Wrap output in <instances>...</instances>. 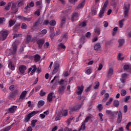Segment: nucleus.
Returning a JSON list of instances; mask_svg holds the SVG:
<instances>
[{
	"instance_id": "69168bd1",
	"label": "nucleus",
	"mask_w": 131,
	"mask_h": 131,
	"mask_svg": "<svg viewBox=\"0 0 131 131\" xmlns=\"http://www.w3.org/2000/svg\"><path fill=\"white\" fill-rule=\"evenodd\" d=\"M84 26H86V23L85 22H82L80 25V27H84Z\"/></svg>"
},
{
	"instance_id": "9d476101",
	"label": "nucleus",
	"mask_w": 131,
	"mask_h": 131,
	"mask_svg": "<svg viewBox=\"0 0 131 131\" xmlns=\"http://www.w3.org/2000/svg\"><path fill=\"white\" fill-rule=\"evenodd\" d=\"M27 69V68H26V66L24 65H21L19 66L18 70L19 71V74H24L25 73V70Z\"/></svg>"
},
{
	"instance_id": "a878e982",
	"label": "nucleus",
	"mask_w": 131,
	"mask_h": 131,
	"mask_svg": "<svg viewBox=\"0 0 131 131\" xmlns=\"http://www.w3.org/2000/svg\"><path fill=\"white\" fill-rule=\"evenodd\" d=\"M12 10L13 11V13H17L18 12V9L17 8V7L16 6L15 4H13L12 5Z\"/></svg>"
},
{
	"instance_id": "b1692460",
	"label": "nucleus",
	"mask_w": 131,
	"mask_h": 131,
	"mask_svg": "<svg viewBox=\"0 0 131 131\" xmlns=\"http://www.w3.org/2000/svg\"><path fill=\"white\" fill-rule=\"evenodd\" d=\"M16 96H17V93H11L10 95H9V99L10 100H15V99H16Z\"/></svg>"
},
{
	"instance_id": "cd10ccee",
	"label": "nucleus",
	"mask_w": 131,
	"mask_h": 131,
	"mask_svg": "<svg viewBox=\"0 0 131 131\" xmlns=\"http://www.w3.org/2000/svg\"><path fill=\"white\" fill-rule=\"evenodd\" d=\"M58 48L59 49H63V50H65V49H66V46H65L63 43L61 42L58 45Z\"/></svg>"
},
{
	"instance_id": "dca6fc26",
	"label": "nucleus",
	"mask_w": 131,
	"mask_h": 131,
	"mask_svg": "<svg viewBox=\"0 0 131 131\" xmlns=\"http://www.w3.org/2000/svg\"><path fill=\"white\" fill-rule=\"evenodd\" d=\"M26 95H27V91H23L20 97H19V101H22L25 99V97L26 96Z\"/></svg>"
},
{
	"instance_id": "4be33fe9",
	"label": "nucleus",
	"mask_w": 131,
	"mask_h": 131,
	"mask_svg": "<svg viewBox=\"0 0 131 131\" xmlns=\"http://www.w3.org/2000/svg\"><path fill=\"white\" fill-rule=\"evenodd\" d=\"M48 32V31L46 29L42 30L40 33H38V35H39L41 37L44 36L46 35Z\"/></svg>"
},
{
	"instance_id": "0eeeda50",
	"label": "nucleus",
	"mask_w": 131,
	"mask_h": 131,
	"mask_svg": "<svg viewBox=\"0 0 131 131\" xmlns=\"http://www.w3.org/2000/svg\"><path fill=\"white\" fill-rule=\"evenodd\" d=\"M35 39L36 38L33 37L31 39V36L30 35H27L26 39H25V43H29V42H35Z\"/></svg>"
},
{
	"instance_id": "4c0bfd02",
	"label": "nucleus",
	"mask_w": 131,
	"mask_h": 131,
	"mask_svg": "<svg viewBox=\"0 0 131 131\" xmlns=\"http://www.w3.org/2000/svg\"><path fill=\"white\" fill-rule=\"evenodd\" d=\"M85 73L87 74V75H90L91 73H92V69L89 68L85 70Z\"/></svg>"
},
{
	"instance_id": "bb28decb",
	"label": "nucleus",
	"mask_w": 131,
	"mask_h": 131,
	"mask_svg": "<svg viewBox=\"0 0 131 131\" xmlns=\"http://www.w3.org/2000/svg\"><path fill=\"white\" fill-rule=\"evenodd\" d=\"M14 124H15L13 123L10 126L7 127L4 129H2L1 131H9L10 129H11V128H12V127H13V126H14Z\"/></svg>"
},
{
	"instance_id": "5701e85b",
	"label": "nucleus",
	"mask_w": 131,
	"mask_h": 131,
	"mask_svg": "<svg viewBox=\"0 0 131 131\" xmlns=\"http://www.w3.org/2000/svg\"><path fill=\"white\" fill-rule=\"evenodd\" d=\"M60 116L66 117L68 115V111L67 110H63L60 113Z\"/></svg>"
},
{
	"instance_id": "3c124183",
	"label": "nucleus",
	"mask_w": 131,
	"mask_h": 131,
	"mask_svg": "<svg viewBox=\"0 0 131 131\" xmlns=\"http://www.w3.org/2000/svg\"><path fill=\"white\" fill-rule=\"evenodd\" d=\"M97 108L99 111H101L103 109V105H102V104H98L97 105Z\"/></svg>"
},
{
	"instance_id": "2f4dec72",
	"label": "nucleus",
	"mask_w": 131,
	"mask_h": 131,
	"mask_svg": "<svg viewBox=\"0 0 131 131\" xmlns=\"http://www.w3.org/2000/svg\"><path fill=\"white\" fill-rule=\"evenodd\" d=\"M16 23V20H13L12 19H10L9 22V25L10 27H12V26H13L15 25V24Z\"/></svg>"
},
{
	"instance_id": "09e8293b",
	"label": "nucleus",
	"mask_w": 131,
	"mask_h": 131,
	"mask_svg": "<svg viewBox=\"0 0 131 131\" xmlns=\"http://www.w3.org/2000/svg\"><path fill=\"white\" fill-rule=\"evenodd\" d=\"M21 29H26L27 28V25L25 23H23L21 26Z\"/></svg>"
},
{
	"instance_id": "c03bdc74",
	"label": "nucleus",
	"mask_w": 131,
	"mask_h": 131,
	"mask_svg": "<svg viewBox=\"0 0 131 131\" xmlns=\"http://www.w3.org/2000/svg\"><path fill=\"white\" fill-rule=\"evenodd\" d=\"M84 129H85V124L84 123L81 125V126L79 129V131L84 130Z\"/></svg>"
},
{
	"instance_id": "de8ad7c7",
	"label": "nucleus",
	"mask_w": 131,
	"mask_h": 131,
	"mask_svg": "<svg viewBox=\"0 0 131 131\" xmlns=\"http://www.w3.org/2000/svg\"><path fill=\"white\" fill-rule=\"evenodd\" d=\"M49 24L50 25H51V26H55V24H56V21L55 20H51L49 22Z\"/></svg>"
},
{
	"instance_id": "e433bc0d",
	"label": "nucleus",
	"mask_w": 131,
	"mask_h": 131,
	"mask_svg": "<svg viewBox=\"0 0 131 131\" xmlns=\"http://www.w3.org/2000/svg\"><path fill=\"white\" fill-rule=\"evenodd\" d=\"M108 4H109V2H108V1H105L103 7L101 9L103 10H106V8H107V7H108Z\"/></svg>"
},
{
	"instance_id": "5fc2aeb1",
	"label": "nucleus",
	"mask_w": 131,
	"mask_h": 131,
	"mask_svg": "<svg viewBox=\"0 0 131 131\" xmlns=\"http://www.w3.org/2000/svg\"><path fill=\"white\" fill-rule=\"evenodd\" d=\"M17 18L18 19H19V20H21L22 21H25V17L24 16H18Z\"/></svg>"
},
{
	"instance_id": "2eb2a0df",
	"label": "nucleus",
	"mask_w": 131,
	"mask_h": 131,
	"mask_svg": "<svg viewBox=\"0 0 131 131\" xmlns=\"http://www.w3.org/2000/svg\"><path fill=\"white\" fill-rule=\"evenodd\" d=\"M8 68L9 69H11V70H12V71H14L15 70L16 67L15 66V64L13 63L12 61H10L8 63Z\"/></svg>"
},
{
	"instance_id": "0e129e2a",
	"label": "nucleus",
	"mask_w": 131,
	"mask_h": 131,
	"mask_svg": "<svg viewBox=\"0 0 131 131\" xmlns=\"http://www.w3.org/2000/svg\"><path fill=\"white\" fill-rule=\"evenodd\" d=\"M129 99H130V96H126L124 99L125 103H126V102H127V101H128V100H129Z\"/></svg>"
},
{
	"instance_id": "f8f14e48",
	"label": "nucleus",
	"mask_w": 131,
	"mask_h": 131,
	"mask_svg": "<svg viewBox=\"0 0 131 131\" xmlns=\"http://www.w3.org/2000/svg\"><path fill=\"white\" fill-rule=\"evenodd\" d=\"M81 105L82 104H79L74 107H71L70 108V113L71 114L72 112L74 111H77V110H79L80 109V107H81Z\"/></svg>"
},
{
	"instance_id": "412c9836",
	"label": "nucleus",
	"mask_w": 131,
	"mask_h": 131,
	"mask_svg": "<svg viewBox=\"0 0 131 131\" xmlns=\"http://www.w3.org/2000/svg\"><path fill=\"white\" fill-rule=\"evenodd\" d=\"M41 24H42V21L41 20V19H39L37 22L34 23L33 27H36V26H40Z\"/></svg>"
},
{
	"instance_id": "7c9ffc66",
	"label": "nucleus",
	"mask_w": 131,
	"mask_h": 131,
	"mask_svg": "<svg viewBox=\"0 0 131 131\" xmlns=\"http://www.w3.org/2000/svg\"><path fill=\"white\" fill-rule=\"evenodd\" d=\"M45 105V101L43 100H40L38 102V108H40V107H41L42 106H43Z\"/></svg>"
},
{
	"instance_id": "37998d69",
	"label": "nucleus",
	"mask_w": 131,
	"mask_h": 131,
	"mask_svg": "<svg viewBox=\"0 0 131 131\" xmlns=\"http://www.w3.org/2000/svg\"><path fill=\"white\" fill-rule=\"evenodd\" d=\"M113 101V98H112V97H111L110 98L109 101L106 102V105H107V106L109 105H111V103H112Z\"/></svg>"
},
{
	"instance_id": "a18cd8bd",
	"label": "nucleus",
	"mask_w": 131,
	"mask_h": 131,
	"mask_svg": "<svg viewBox=\"0 0 131 131\" xmlns=\"http://www.w3.org/2000/svg\"><path fill=\"white\" fill-rule=\"evenodd\" d=\"M23 5H24V1L23 0L19 1L18 3V6L21 7V6H23Z\"/></svg>"
},
{
	"instance_id": "1a4fd4ad",
	"label": "nucleus",
	"mask_w": 131,
	"mask_h": 131,
	"mask_svg": "<svg viewBox=\"0 0 131 131\" xmlns=\"http://www.w3.org/2000/svg\"><path fill=\"white\" fill-rule=\"evenodd\" d=\"M17 108H18V107L16 105H11L10 107L8 109L7 111L9 113H14V112H16Z\"/></svg>"
},
{
	"instance_id": "72a5a7b5",
	"label": "nucleus",
	"mask_w": 131,
	"mask_h": 131,
	"mask_svg": "<svg viewBox=\"0 0 131 131\" xmlns=\"http://www.w3.org/2000/svg\"><path fill=\"white\" fill-rule=\"evenodd\" d=\"M84 7V1H83L77 6V9H82Z\"/></svg>"
},
{
	"instance_id": "f257e3e1",
	"label": "nucleus",
	"mask_w": 131,
	"mask_h": 131,
	"mask_svg": "<svg viewBox=\"0 0 131 131\" xmlns=\"http://www.w3.org/2000/svg\"><path fill=\"white\" fill-rule=\"evenodd\" d=\"M67 81L61 79L58 81V84L60 85L58 89V93L61 95H63L65 92V89H66V85H67Z\"/></svg>"
},
{
	"instance_id": "e2e57ef3",
	"label": "nucleus",
	"mask_w": 131,
	"mask_h": 131,
	"mask_svg": "<svg viewBox=\"0 0 131 131\" xmlns=\"http://www.w3.org/2000/svg\"><path fill=\"white\" fill-rule=\"evenodd\" d=\"M124 113H126L127 112V105H124L123 107Z\"/></svg>"
},
{
	"instance_id": "774afa93",
	"label": "nucleus",
	"mask_w": 131,
	"mask_h": 131,
	"mask_svg": "<svg viewBox=\"0 0 131 131\" xmlns=\"http://www.w3.org/2000/svg\"><path fill=\"white\" fill-rule=\"evenodd\" d=\"M64 131H72V129L69 128L67 127H66L64 129Z\"/></svg>"
},
{
	"instance_id": "423d86ee",
	"label": "nucleus",
	"mask_w": 131,
	"mask_h": 131,
	"mask_svg": "<svg viewBox=\"0 0 131 131\" xmlns=\"http://www.w3.org/2000/svg\"><path fill=\"white\" fill-rule=\"evenodd\" d=\"M56 96L55 95V93L54 92H50L48 94L47 96V101L49 102V103H52L53 100L55 99Z\"/></svg>"
},
{
	"instance_id": "f704fd0d",
	"label": "nucleus",
	"mask_w": 131,
	"mask_h": 131,
	"mask_svg": "<svg viewBox=\"0 0 131 131\" xmlns=\"http://www.w3.org/2000/svg\"><path fill=\"white\" fill-rule=\"evenodd\" d=\"M104 12H105V9H103L101 8L98 14L99 17H103V15H104Z\"/></svg>"
},
{
	"instance_id": "20e7f679",
	"label": "nucleus",
	"mask_w": 131,
	"mask_h": 131,
	"mask_svg": "<svg viewBox=\"0 0 131 131\" xmlns=\"http://www.w3.org/2000/svg\"><path fill=\"white\" fill-rule=\"evenodd\" d=\"M118 114V118H117V122L118 123H120L121 122V120H122V114L121 113V111H115L112 113V116H114V115H117Z\"/></svg>"
},
{
	"instance_id": "864d4df0",
	"label": "nucleus",
	"mask_w": 131,
	"mask_h": 131,
	"mask_svg": "<svg viewBox=\"0 0 131 131\" xmlns=\"http://www.w3.org/2000/svg\"><path fill=\"white\" fill-rule=\"evenodd\" d=\"M35 15L39 16L40 15V10L39 9H37L35 12Z\"/></svg>"
},
{
	"instance_id": "bf43d9fd",
	"label": "nucleus",
	"mask_w": 131,
	"mask_h": 131,
	"mask_svg": "<svg viewBox=\"0 0 131 131\" xmlns=\"http://www.w3.org/2000/svg\"><path fill=\"white\" fill-rule=\"evenodd\" d=\"M9 9H11V3L8 4L5 7V10H7V11L9 10Z\"/></svg>"
},
{
	"instance_id": "338daca9",
	"label": "nucleus",
	"mask_w": 131,
	"mask_h": 131,
	"mask_svg": "<svg viewBox=\"0 0 131 131\" xmlns=\"http://www.w3.org/2000/svg\"><path fill=\"white\" fill-rule=\"evenodd\" d=\"M124 69L125 70H128V69H129V66L125 64V66H124Z\"/></svg>"
},
{
	"instance_id": "49530a36",
	"label": "nucleus",
	"mask_w": 131,
	"mask_h": 131,
	"mask_svg": "<svg viewBox=\"0 0 131 131\" xmlns=\"http://www.w3.org/2000/svg\"><path fill=\"white\" fill-rule=\"evenodd\" d=\"M39 95L41 97H43V96H46V92L43 91V90H41L40 92Z\"/></svg>"
},
{
	"instance_id": "f03ea898",
	"label": "nucleus",
	"mask_w": 131,
	"mask_h": 131,
	"mask_svg": "<svg viewBox=\"0 0 131 131\" xmlns=\"http://www.w3.org/2000/svg\"><path fill=\"white\" fill-rule=\"evenodd\" d=\"M37 113H39V111H33L27 115L24 119L25 122H28L29 120H30V118H31V117H33V116H34L35 114H37Z\"/></svg>"
},
{
	"instance_id": "c9c22d12",
	"label": "nucleus",
	"mask_w": 131,
	"mask_h": 131,
	"mask_svg": "<svg viewBox=\"0 0 131 131\" xmlns=\"http://www.w3.org/2000/svg\"><path fill=\"white\" fill-rule=\"evenodd\" d=\"M123 43H124V39H120L119 40V47H122V46H123Z\"/></svg>"
},
{
	"instance_id": "680f3d73",
	"label": "nucleus",
	"mask_w": 131,
	"mask_h": 131,
	"mask_svg": "<svg viewBox=\"0 0 131 131\" xmlns=\"http://www.w3.org/2000/svg\"><path fill=\"white\" fill-rule=\"evenodd\" d=\"M42 4V1L41 0H40L36 2V6H41Z\"/></svg>"
},
{
	"instance_id": "c85d7f7f",
	"label": "nucleus",
	"mask_w": 131,
	"mask_h": 131,
	"mask_svg": "<svg viewBox=\"0 0 131 131\" xmlns=\"http://www.w3.org/2000/svg\"><path fill=\"white\" fill-rule=\"evenodd\" d=\"M32 7H34V3H33V2H31L30 4H28L27 6L25 7V9L27 10L28 8H31Z\"/></svg>"
},
{
	"instance_id": "6ab92c4d",
	"label": "nucleus",
	"mask_w": 131,
	"mask_h": 131,
	"mask_svg": "<svg viewBox=\"0 0 131 131\" xmlns=\"http://www.w3.org/2000/svg\"><path fill=\"white\" fill-rule=\"evenodd\" d=\"M114 72V71L113 68H110L108 69V72L107 73L108 77H111L112 75H113Z\"/></svg>"
},
{
	"instance_id": "9b49d317",
	"label": "nucleus",
	"mask_w": 131,
	"mask_h": 131,
	"mask_svg": "<svg viewBox=\"0 0 131 131\" xmlns=\"http://www.w3.org/2000/svg\"><path fill=\"white\" fill-rule=\"evenodd\" d=\"M59 67H60V64H59L58 62H55L54 63V69L53 71V74H56V73L58 72V71L59 70Z\"/></svg>"
},
{
	"instance_id": "58836bf2",
	"label": "nucleus",
	"mask_w": 131,
	"mask_h": 131,
	"mask_svg": "<svg viewBox=\"0 0 131 131\" xmlns=\"http://www.w3.org/2000/svg\"><path fill=\"white\" fill-rule=\"evenodd\" d=\"M114 106H115V107H118V106H119V101H118V100H114Z\"/></svg>"
},
{
	"instance_id": "6e6d98bb",
	"label": "nucleus",
	"mask_w": 131,
	"mask_h": 131,
	"mask_svg": "<svg viewBox=\"0 0 131 131\" xmlns=\"http://www.w3.org/2000/svg\"><path fill=\"white\" fill-rule=\"evenodd\" d=\"M39 117L40 118V119H45V118H46V115L43 114H41L39 115Z\"/></svg>"
},
{
	"instance_id": "f3484780",
	"label": "nucleus",
	"mask_w": 131,
	"mask_h": 131,
	"mask_svg": "<svg viewBox=\"0 0 131 131\" xmlns=\"http://www.w3.org/2000/svg\"><path fill=\"white\" fill-rule=\"evenodd\" d=\"M36 69H37V68H36V66L34 65L31 68H29V72H30V71H31V75H33L34 72L36 71Z\"/></svg>"
},
{
	"instance_id": "4d7b16f0",
	"label": "nucleus",
	"mask_w": 131,
	"mask_h": 131,
	"mask_svg": "<svg viewBox=\"0 0 131 131\" xmlns=\"http://www.w3.org/2000/svg\"><path fill=\"white\" fill-rule=\"evenodd\" d=\"M5 21H6V18L5 17H0V24L3 23Z\"/></svg>"
},
{
	"instance_id": "7ed1b4c3",
	"label": "nucleus",
	"mask_w": 131,
	"mask_h": 131,
	"mask_svg": "<svg viewBox=\"0 0 131 131\" xmlns=\"http://www.w3.org/2000/svg\"><path fill=\"white\" fill-rule=\"evenodd\" d=\"M130 8V5L129 3L124 4L123 9L124 10L123 14L125 18L128 17V13L129 12V9Z\"/></svg>"
},
{
	"instance_id": "4468645a",
	"label": "nucleus",
	"mask_w": 131,
	"mask_h": 131,
	"mask_svg": "<svg viewBox=\"0 0 131 131\" xmlns=\"http://www.w3.org/2000/svg\"><path fill=\"white\" fill-rule=\"evenodd\" d=\"M13 49L11 51V53H9V55H15L17 52V45H16V43H14L12 45Z\"/></svg>"
},
{
	"instance_id": "13d9d810",
	"label": "nucleus",
	"mask_w": 131,
	"mask_h": 131,
	"mask_svg": "<svg viewBox=\"0 0 131 131\" xmlns=\"http://www.w3.org/2000/svg\"><path fill=\"white\" fill-rule=\"evenodd\" d=\"M34 90L35 93H37V92H38V91L40 90V86H37L36 87H35Z\"/></svg>"
},
{
	"instance_id": "473e14b6",
	"label": "nucleus",
	"mask_w": 131,
	"mask_h": 131,
	"mask_svg": "<svg viewBox=\"0 0 131 131\" xmlns=\"http://www.w3.org/2000/svg\"><path fill=\"white\" fill-rule=\"evenodd\" d=\"M36 122H37V120L36 119L32 120L31 122V127H32L33 128L35 127V123H36Z\"/></svg>"
},
{
	"instance_id": "8fccbe9b",
	"label": "nucleus",
	"mask_w": 131,
	"mask_h": 131,
	"mask_svg": "<svg viewBox=\"0 0 131 131\" xmlns=\"http://www.w3.org/2000/svg\"><path fill=\"white\" fill-rule=\"evenodd\" d=\"M98 116H99L100 118V121H103V114H102V113H99L98 114Z\"/></svg>"
},
{
	"instance_id": "79ce46f5",
	"label": "nucleus",
	"mask_w": 131,
	"mask_h": 131,
	"mask_svg": "<svg viewBox=\"0 0 131 131\" xmlns=\"http://www.w3.org/2000/svg\"><path fill=\"white\" fill-rule=\"evenodd\" d=\"M94 31L96 34L100 35V33H101V30L100 29H96L94 30Z\"/></svg>"
},
{
	"instance_id": "ea45409f",
	"label": "nucleus",
	"mask_w": 131,
	"mask_h": 131,
	"mask_svg": "<svg viewBox=\"0 0 131 131\" xmlns=\"http://www.w3.org/2000/svg\"><path fill=\"white\" fill-rule=\"evenodd\" d=\"M124 21V19H122L119 21V25L120 28H122L123 27V21Z\"/></svg>"
},
{
	"instance_id": "39448f33",
	"label": "nucleus",
	"mask_w": 131,
	"mask_h": 131,
	"mask_svg": "<svg viewBox=\"0 0 131 131\" xmlns=\"http://www.w3.org/2000/svg\"><path fill=\"white\" fill-rule=\"evenodd\" d=\"M8 31L4 30L0 32V40H5L6 38H7V36H8Z\"/></svg>"
},
{
	"instance_id": "ddd939ff",
	"label": "nucleus",
	"mask_w": 131,
	"mask_h": 131,
	"mask_svg": "<svg viewBox=\"0 0 131 131\" xmlns=\"http://www.w3.org/2000/svg\"><path fill=\"white\" fill-rule=\"evenodd\" d=\"M78 13H74L72 15L71 20L73 21H77L78 20Z\"/></svg>"
},
{
	"instance_id": "052dcab7",
	"label": "nucleus",
	"mask_w": 131,
	"mask_h": 131,
	"mask_svg": "<svg viewBox=\"0 0 131 131\" xmlns=\"http://www.w3.org/2000/svg\"><path fill=\"white\" fill-rule=\"evenodd\" d=\"M118 60H123V57H122L121 58V54L119 53L118 55Z\"/></svg>"
},
{
	"instance_id": "c756f323",
	"label": "nucleus",
	"mask_w": 131,
	"mask_h": 131,
	"mask_svg": "<svg viewBox=\"0 0 131 131\" xmlns=\"http://www.w3.org/2000/svg\"><path fill=\"white\" fill-rule=\"evenodd\" d=\"M34 60L35 62H39L40 60V56L38 54L35 55L34 56Z\"/></svg>"
},
{
	"instance_id": "a19ab883",
	"label": "nucleus",
	"mask_w": 131,
	"mask_h": 131,
	"mask_svg": "<svg viewBox=\"0 0 131 131\" xmlns=\"http://www.w3.org/2000/svg\"><path fill=\"white\" fill-rule=\"evenodd\" d=\"M95 86L94 87V90H98L99 89V87L100 86V83L99 81H96L95 82Z\"/></svg>"
},
{
	"instance_id": "a211bd4d",
	"label": "nucleus",
	"mask_w": 131,
	"mask_h": 131,
	"mask_svg": "<svg viewBox=\"0 0 131 131\" xmlns=\"http://www.w3.org/2000/svg\"><path fill=\"white\" fill-rule=\"evenodd\" d=\"M37 43L38 45L39 48L41 49V47H42V45L45 43V39H40L37 40Z\"/></svg>"
},
{
	"instance_id": "393cba45",
	"label": "nucleus",
	"mask_w": 131,
	"mask_h": 131,
	"mask_svg": "<svg viewBox=\"0 0 131 131\" xmlns=\"http://www.w3.org/2000/svg\"><path fill=\"white\" fill-rule=\"evenodd\" d=\"M94 50L95 51H101V45L100 43H97L94 46Z\"/></svg>"
},
{
	"instance_id": "6e6552de",
	"label": "nucleus",
	"mask_w": 131,
	"mask_h": 131,
	"mask_svg": "<svg viewBox=\"0 0 131 131\" xmlns=\"http://www.w3.org/2000/svg\"><path fill=\"white\" fill-rule=\"evenodd\" d=\"M77 89L76 91V94L78 96H80L81 94H82V92H83V89H84L83 85H81V86H78L77 87Z\"/></svg>"
},
{
	"instance_id": "aec40b11",
	"label": "nucleus",
	"mask_w": 131,
	"mask_h": 131,
	"mask_svg": "<svg viewBox=\"0 0 131 131\" xmlns=\"http://www.w3.org/2000/svg\"><path fill=\"white\" fill-rule=\"evenodd\" d=\"M126 77H127V75L126 73L122 75L120 80L122 83H124V82H125V78Z\"/></svg>"
},
{
	"instance_id": "603ef678",
	"label": "nucleus",
	"mask_w": 131,
	"mask_h": 131,
	"mask_svg": "<svg viewBox=\"0 0 131 131\" xmlns=\"http://www.w3.org/2000/svg\"><path fill=\"white\" fill-rule=\"evenodd\" d=\"M121 96H123V97L125 96V95H126V91L123 90H122L121 91Z\"/></svg>"
}]
</instances>
